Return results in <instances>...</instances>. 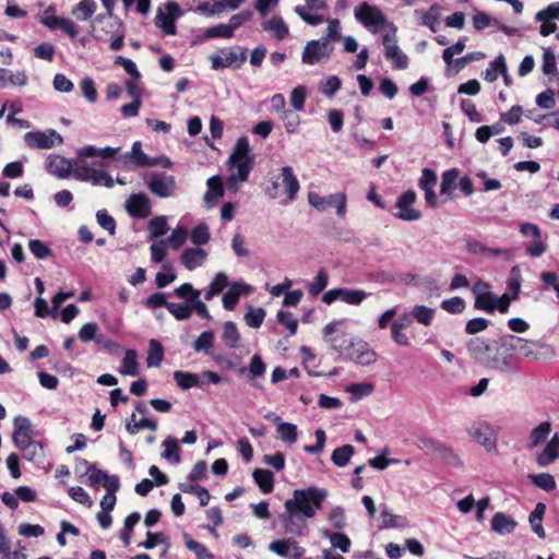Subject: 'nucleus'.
<instances>
[{"mask_svg": "<svg viewBox=\"0 0 559 559\" xmlns=\"http://www.w3.org/2000/svg\"><path fill=\"white\" fill-rule=\"evenodd\" d=\"M326 497L328 490L325 488L311 486L294 490L293 498L284 503L285 512L282 520L285 531L301 536L307 527L305 520L313 518L317 510L322 509Z\"/></svg>", "mask_w": 559, "mask_h": 559, "instance_id": "nucleus-1", "label": "nucleus"}, {"mask_svg": "<svg viewBox=\"0 0 559 559\" xmlns=\"http://www.w3.org/2000/svg\"><path fill=\"white\" fill-rule=\"evenodd\" d=\"M46 168L49 174L66 179L72 176L75 180L87 181L93 186L114 187L112 177L105 170L103 162L82 160L79 158V151L73 159L60 155H51L46 160Z\"/></svg>", "mask_w": 559, "mask_h": 559, "instance_id": "nucleus-2", "label": "nucleus"}, {"mask_svg": "<svg viewBox=\"0 0 559 559\" xmlns=\"http://www.w3.org/2000/svg\"><path fill=\"white\" fill-rule=\"evenodd\" d=\"M251 147L249 140L241 136L237 140L235 147L227 160L228 178L226 186L228 190L237 192L239 182L248 180L249 174L254 165V157L250 154Z\"/></svg>", "mask_w": 559, "mask_h": 559, "instance_id": "nucleus-3", "label": "nucleus"}, {"mask_svg": "<svg viewBox=\"0 0 559 559\" xmlns=\"http://www.w3.org/2000/svg\"><path fill=\"white\" fill-rule=\"evenodd\" d=\"M354 15L359 23L373 34H377L383 27L390 28L391 25L388 23L383 12L368 2H362L357 5L354 10Z\"/></svg>", "mask_w": 559, "mask_h": 559, "instance_id": "nucleus-4", "label": "nucleus"}, {"mask_svg": "<svg viewBox=\"0 0 559 559\" xmlns=\"http://www.w3.org/2000/svg\"><path fill=\"white\" fill-rule=\"evenodd\" d=\"M145 182L150 192L160 199L174 197L178 188L176 178L165 173H151Z\"/></svg>", "mask_w": 559, "mask_h": 559, "instance_id": "nucleus-5", "label": "nucleus"}, {"mask_svg": "<svg viewBox=\"0 0 559 559\" xmlns=\"http://www.w3.org/2000/svg\"><path fill=\"white\" fill-rule=\"evenodd\" d=\"M384 56L397 69H406L408 66L407 56L397 46L396 27L390 25V29L382 36Z\"/></svg>", "mask_w": 559, "mask_h": 559, "instance_id": "nucleus-6", "label": "nucleus"}, {"mask_svg": "<svg viewBox=\"0 0 559 559\" xmlns=\"http://www.w3.org/2000/svg\"><path fill=\"white\" fill-rule=\"evenodd\" d=\"M25 144L31 148L50 150L63 143L62 136L53 129L31 131L24 135Z\"/></svg>", "mask_w": 559, "mask_h": 559, "instance_id": "nucleus-7", "label": "nucleus"}, {"mask_svg": "<svg viewBox=\"0 0 559 559\" xmlns=\"http://www.w3.org/2000/svg\"><path fill=\"white\" fill-rule=\"evenodd\" d=\"M346 195L343 192L330 194L328 197H321L317 192H308V202L316 210L323 212L329 206L336 207V215L343 217L346 213Z\"/></svg>", "mask_w": 559, "mask_h": 559, "instance_id": "nucleus-8", "label": "nucleus"}, {"mask_svg": "<svg viewBox=\"0 0 559 559\" xmlns=\"http://www.w3.org/2000/svg\"><path fill=\"white\" fill-rule=\"evenodd\" d=\"M165 11L163 9H158L155 16V24L157 27L163 29L165 34L175 35L176 26L175 21L179 19L183 12L179 4L174 0L166 1Z\"/></svg>", "mask_w": 559, "mask_h": 559, "instance_id": "nucleus-9", "label": "nucleus"}, {"mask_svg": "<svg viewBox=\"0 0 559 559\" xmlns=\"http://www.w3.org/2000/svg\"><path fill=\"white\" fill-rule=\"evenodd\" d=\"M333 51V47L326 40L317 39L306 44L301 60L306 64H317L325 62Z\"/></svg>", "mask_w": 559, "mask_h": 559, "instance_id": "nucleus-10", "label": "nucleus"}, {"mask_svg": "<svg viewBox=\"0 0 559 559\" xmlns=\"http://www.w3.org/2000/svg\"><path fill=\"white\" fill-rule=\"evenodd\" d=\"M343 324L344 320H336L330 322L323 329L325 342L330 344L333 350L340 354H344L345 350L349 349L353 341V337H349L346 333H338V328Z\"/></svg>", "mask_w": 559, "mask_h": 559, "instance_id": "nucleus-11", "label": "nucleus"}, {"mask_svg": "<svg viewBox=\"0 0 559 559\" xmlns=\"http://www.w3.org/2000/svg\"><path fill=\"white\" fill-rule=\"evenodd\" d=\"M469 437L487 451H496L497 433L487 423H476L467 430Z\"/></svg>", "mask_w": 559, "mask_h": 559, "instance_id": "nucleus-12", "label": "nucleus"}, {"mask_svg": "<svg viewBox=\"0 0 559 559\" xmlns=\"http://www.w3.org/2000/svg\"><path fill=\"white\" fill-rule=\"evenodd\" d=\"M344 354L360 366H370L377 360V353L361 340L353 338L349 349L345 350Z\"/></svg>", "mask_w": 559, "mask_h": 559, "instance_id": "nucleus-13", "label": "nucleus"}, {"mask_svg": "<svg viewBox=\"0 0 559 559\" xmlns=\"http://www.w3.org/2000/svg\"><path fill=\"white\" fill-rule=\"evenodd\" d=\"M416 198L417 195L414 190L405 191L396 201L399 211L395 216L407 222L419 219L421 217L420 212L412 206Z\"/></svg>", "mask_w": 559, "mask_h": 559, "instance_id": "nucleus-14", "label": "nucleus"}, {"mask_svg": "<svg viewBox=\"0 0 559 559\" xmlns=\"http://www.w3.org/2000/svg\"><path fill=\"white\" fill-rule=\"evenodd\" d=\"M269 549L281 557H288L289 559H300L305 554V548L299 546L297 542L290 539L273 540Z\"/></svg>", "mask_w": 559, "mask_h": 559, "instance_id": "nucleus-15", "label": "nucleus"}, {"mask_svg": "<svg viewBox=\"0 0 559 559\" xmlns=\"http://www.w3.org/2000/svg\"><path fill=\"white\" fill-rule=\"evenodd\" d=\"M126 209L131 216L145 218L151 214V202L143 193L132 194L126 201Z\"/></svg>", "mask_w": 559, "mask_h": 559, "instance_id": "nucleus-16", "label": "nucleus"}, {"mask_svg": "<svg viewBox=\"0 0 559 559\" xmlns=\"http://www.w3.org/2000/svg\"><path fill=\"white\" fill-rule=\"evenodd\" d=\"M14 431H13V442L19 448L25 443L32 441V425L27 417L16 416L13 420Z\"/></svg>", "mask_w": 559, "mask_h": 559, "instance_id": "nucleus-17", "label": "nucleus"}, {"mask_svg": "<svg viewBox=\"0 0 559 559\" xmlns=\"http://www.w3.org/2000/svg\"><path fill=\"white\" fill-rule=\"evenodd\" d=\"M79 464L86 468L88 475V484L91 486L103 485L105 489L108 488V484L114 479H119L116 475H108L106 472L97 468L94 464H90L86 460H80Z\"/></svg>", "mask_w": 559, "mask_h": 559, "instance_id": "nucleus-18", "label": "nucleus"}, {"mask_svg": "<svg viewBox=\"0 0 559 559\" xmlns=\"http://www.w3.org/2000/svg\"><path fill=\"white\" fill-rule=\"evenodd\" d=\"M206 258L207 252L204 249L193 247L183 250L180 257V261L187 270L193 271L203 265V263L206 261Z\"/></svg>", "mask_w": 559, "mask_h": 559, "instance_id": "nucleus-19", "label": "nucleus"}, {"mask_svg": "<svg viewBox=\"0 0 559 559\" xmlns=\"http://www.w3.org/2000/svg\"><path fill=\"white\" fill-rule=\"evenodd\" d=\"M559 457V435L555 433L545 448L537 454L536 462L546 467Z\"/></svg>", "mask_w": 559, "mask_h": 559, "instance_id": "nucleus-20", "label": "nucleus"}, {"mask_svg": "<svg viewBox=\"0 0 559 559\" xmlns=\"http://www.w3.org/2000/svg\"><path fill=\"white\" fill-rule=\"evenodd\" d=\"M282 185L284 187V193L287 195L289 201H294L300 189L299 181L294 174L290 166H284L281 168Z\"/></svg>", "mask_w": 559, "mask_h": 559, "instance_id": "nucleus-21", "label": "nucleus"}, {"mask_svg": "<svg viewBox=\"0 0 559 559\" xmlns=\"http://www.w3.org/2000/svg\"><path fill=\"white\" fill-rule=\"evenodd\" d=\"M467 349L472 357L481 365L487 361V358L492 353L491 346L479 337L471 340L467 343Z\"/></svg>", "mask_w": 559, "mask_h": 559, "instance_id": "nucleus-22", "label": "nucleus"}, {"mask_svg": "<svg viewBox=\"0 0 559 559\" xmlns=\"http://www.w3.org/2000/svg\"><path fill=\"white\" fill-rule=\"evenodd\" d=\"M518 526V522L510 515L497 512L491 520V531L500 535L511 534Z\"/></svg>", "mask_w": 559, "mask_h": 559, "instance_id": "nucleus-23", "label": "nucleus"}, {"mask_svg": "<svg viewBox=\"0 0 559 559\" xmlns=\"http://www.w3.org/2000/svg\"><path fill=\"white\" fill-rule=\"evenodd\" d=\"M119 151L120 147L107 146L103 148H97L94 145H86L79 150V158H81L82 160H86L87 158L91 157H99L103 159L114 158Z\"/></svg>", "mask_w": 559, "mask_h": 559, "instance_id": "nucleus-24", "label": "nucleus"}, {"mask_svg": "<svg viewBox=\"0 0 559 559\" xmlns=\"http://www.w3.org/2000/svg\"><path fill=\"white\" fill-rule=\"evenodd\" d=\"M251 287L240 283H234L230 288L224 294L222 302L225 309L234 310L241 294H248Z\"/></svg>", "mask_w": 559, "mask_h": 559, "instance_id": "nucleus-25", "label": "nucleus"}, {"mask_svg": "<svg viewBox=\"0 0 559 559\" xmlns=\"http://www.w3.org/2000/svg\"><path fill=\"white\" fill-rule=\"evenodd\" d=\"M27 80L28 78L25 71L14 73L9 69L0 68V88H5L8 85L25 86Z\"/></svg>", "mask_w": 559, "mask_h": 559, "instance_id": "nucleus-26", "label": "nucleus"}, {"mask_svg": "<svg viewBox=\"0 0 559 559\" xmlns=\"http://www.w3.org/2000/svg\"><path fill=\"white\" fill-rule=\"evenodd\" d=\"M261 26L263 31L271 33L278 40H283L288 35V26L280 15L264 21Z\"/></svg>", "mask_w": 559, "mask_h": 559, "instance_id": "nucleus-27", "label": "nucleus"}, {"mask_svg": "<svg viewBox=\"0 0 559 559\" xmlns=\"http://www.w3.org/2000/svg\"><path fill=\"white\" fill-rule=\"evenodd\" d=\"M206 185L207 191L204 194V202L209 207H211L224 195V189L218 176L209 178Z\"/></svg>", "mask_w": 559, "mask_h": 559, "instance_id": "nucleus-28", "label": "nucleus"}, {"mask_svg": "<svg viewBox=\"0 0 559 559\" xmlns=\"http://www.w3.org/2000/svg\"><path fill=\"white\" fill-rule=\"evenodd\" d=\"M124 158H130L138 167L148 168L154 167L153 157L147 156L142 151V143L135 141L132 145L131 152L123 155Z\"/></svg>", "mask_w": 559, "mask_h": 559, "instance_id": "nucleus-29", "label": "nucleus"}, {"mask_svg": "<svg viewBox=\"0 0 559 559\" xmlns=\"http://www.w3.org/2000/svg\"><path fill=\"white\" fill-rule=\"evenodd\" d=\"M274 423L277 425V433L283 442L294 444L297 441L298 431L296 425L282 421L280 416H274Z\"/></svg>", "mask_w": 559, "mask_h": 559, "instance_id": "nucleus-30", "label": "nucleus"}, {"mask_svg": "<svg viewBox=\"0 0 559 559\" xmlns=\"http://www.w3.org/2000/svg\"><path fill=\"white\" fill-rule=\"evenodd\" d=\"M188 10L200 13L206 16H213L222 13V5L206 0H190L188 2Z\"/></svg>", "mask_w": 559, "mask_h": 559, "instance_id": "nucleus-31", "label": "nucleus"}, {"mask_svg": "<svg viewBox=\"0 0 559 559\" xmlns=\"http://www.w3.org/2000/svg\"><path fill=\"white\" fill-rule=\"evenodd\" d=\"M551 431V424L549 421H543L538 426L532 429L528 441L527 449H534L538 447L542 442H544Z\"/></svg>", "mask_w": 559, "mask_h": 559, "instance_id": "nucleus-32", "label": "nucleus"}, {"mask_svg": "<svg viewBox=\"0 0 559 559\" xmlns=\"http://www.w3.org/2000/svg\"><path fill=\"white\" fill-rule=\"evenodd\" d=\"M508 338L511 341L509 344V347L525 356V357H534L536 355L535 353V346L536 344L532 341H527L521 337H516L514 335H509Z\"/></svg>", "mask_w": 559, "mask_h": 559, "instance_id": "nucleus-33", "label": "nucleus"}, {"mask_svg": "<svg viewBox=\"0 0 559 559\" xmlns=\"http://www.w3.org/2000/svg\"><path fill=\"white\" fill-rule=\"evenodd\" d=\"M119 372L126 376L135 377L139 373L138 355L134 349H127L119 367Z\"/></svg>", "mask_w": 559, "mask_h": 559, "instance_id": "nucleus-34", "label": "nucleus"}, {"mask_svg": "<svg viewBox=\"0 0 559 559\" xmlns=\"http://www.w3.org/2000/svg\"><path fill=\"white\" fill-rule=\"evenodd\" d=\"M506 72V59L502 55H500L489 63L488 68L483 74V78L488 82H495L499 75H504Z\"/></svg>", "mask_w": 559, "mask_h": 559, "instance_id": "nucleus-35", "label": "nucleus"}, {"mask_svg": "<svg viewBox=\"0 0 559 559\" xmlns=\"http://www.w3.org/2000/svg\"><path fill=\"white\" fill-rule=\"evenodd\" d=\"M545 512L546 506L542 502H538L528 518L532 530L539 538H545L546 536L545 530L543 527V518Z\"/></svg>", "mask_w": 559, "mask_h": 559, "instance_id": "nucleus-36", "label": "nucleus"}, {"mask_svg": "<svg viewBox=\"0 0 559 559\" xmlns=\"http://www.w3.org/2000/svg\"><path fill=\"white\" fill-rule=\"evenodd\" d=\"M252 476H253L255 484L259 486V488L264 493H270L273 490L274 477H273V473L271 471L255 468L253 471Z\"/></svg>", "mask_w": 559, "mask_h": 559, "instance_id": "nucleus-37", "label": "nucleus"}, {"mask_svg": "<svg viewBox=\"0 0 559 559\" xmlns=\"http://www.w3.org/2000/svg\"><path fill=\"white\" fill-rule=\"evenodd\" d=\"M416 14L420 15L419 24L429 27L431 32L437 31L436 25L441 16V8L439 5H431L426 12L416 11Z\"/></svg>", "mask_w": 559, "mask_h": 559, "instance_id": "nucleus-38", "label": "nucleus"}, {"mask_svg": "<svg viewBox=\"0 0 559 559\" xmlns=\"http://www.w3.org/2000/svg\"><path fill=\"white\" fill-rule=\"evenodd\" d=\"M186 547L192 551L195 559H214L213 554L201 543L194 540L189 534H183Z\"/></svg>", "mask_w": 559, "mask_h": 559, "instance_id": "nucleus-39", "label": "nucleus"}, {"mask_svg": "<svg viewBox=\"0 0 559 559\" xmlns=\"http://www.w3.org/2000/svg\"><path fill=\"white\" fill-rule=\"evenodd\" d=\"M163 447L164 451L162 453V456L174 464H178L180 462V448L178 444V440L169 436L164 440Z\"/></svg>", "mask_w": 559, "mask_h": 559, "instance_id": "nucleus-40", "label": "nucleus"}, {"mask_svg": "<svg viewBox=\"0 0 559 559\" xmlns=\"http://www.w3.org/2000/svg\"><path fill=\"white\" fill-rule=\"evenodd\" d=\"M354 452L355 449L352 444L342 445L332 452L331 461L334 463V465L344 467L349 463Z\"/></svg>", "mask_w": 559, "mask_h": 559, "instance_id": "nucleus-41", "label": "nucleus"}, {"mask_svg": "<svg viewBox=\"0 0 559 559\" xmlns=\"http://www.w3.org/2000/svg\"><path fill=\"white\" fill-rule=\"evenodd\" d=\"M228 285V278L227 275L223 272H219L215 275L213 281L211 282L209 288L206 289L204 294L205 300H211L218 294H221L225 287Z\"/></svg>", "mask_w": 559, "mask_h": 559, "instance_id": "nucleus-42", "label": "nucleus"}, {"mask_svg": "<svg viewBox=\"0 0 559 559\" xmlns=\"http://www.w3.org/2000/svg\"><path fill=\"white\" fill-rule=\"evenodd\" d=\"M174 379L177 382V385L182 390H189L201 385L199 376L192 372L175 371Z\"/></svg>", "mask_w": 559, "mask_h": 559, "instance_id": "nucleus-43", "label": "nucleus"}, {"mask_svg": "<svg viewBox=\"0 0 559 559\" xmlns=\"http://www.w3.org/2000/svg\"><path fill=\"white\" fill-rule=\"evenodd\" d=\"M484 365L491 369L499 370L501 372H512L515 369L509 357H500L498 353H496L495 355H492L491 353Z\"/></svg>", "mask_w": 559, "mask_h": 559, "instance_id": "nucleus-44", "label": "nucleus"}, {"mask_svg": "<svg viewBox=\"0 0 559 559\" xmlns=\"http://www.w3.org/2000/svg\"><path fill=\"white\" fill-rule=\"evenodd\" d=\"M19 449L22 451L23 457L27 461L39 462L44 457L43 447L39 442L32 440L19 447Z\"/></svg>", "mask_w": 559, "mask_h": 559, "instance_id": "nucleus-45", "label": "nucleus"}, {"mask_svg": "<svg viewBox=\"0 0 559 559\" xmlns=\"http://www.w3.org/2000/svg\"><path fill=\"white\" fill-rule=\"evenodd\" d=\"M222 340L228 348H237L240 340V334L236 324L231 321H227L224 325Z\"/></svg>", "mask_w": 559, "mask_h": 559, "instance_id": "nucleus-46", "label": "nucleus"}, {"mask_svg": "<svg viewBox=\"0 0 559 559\" xmlns=\"http://www.w3.org/2000/svg\"><path fill=\"white\" fill-rule=\"evenodd\" d=\"M120 488L119 479H114L108 484L106 495L100 500V508L103 511H111L116 504V492Z\"/></svg>", "mask_w": 559, "mask_h": 559, "instance_id": "nucleus-47", "label": "nucleus"}, {"mask_svg": "<svg viewBox=\"0 0 559 559\" xmlns=\"http://www.w3.org/2000/svg\"><path fill=\"white\" fill-rule=\"evenodd\" d=\"M331 526L335 530H344L347 525L345 509L341 506L333 507L326 514Z\"/></svg>", "mask_w": 559, "mask_h": 559, "instance_id": "nucleus-48", "label": "nucleus"}, {"mask_svg": "<svg viewBox=\"0 0 559 559\" xmlns=\"http://www.w3.org/2000/svg\"><path fill=\"white\" fill-rule=\"evenodd\" d=\"M435 312L436 310L432 308L424 305H417L413 308L409 314L412 319L414 318L418 323L428 326L433 320Z\"/></svg>", "mask_w": 559, "mask_h": 559, "instance_id": "nucleus-49", "label": "nucleus"}, {"mask_svg": "<svg viewBox=\"0 0 559 559\" xmlns=\"http://www.w3.org/2000/svg\"><path fill=\"white\" fill-rule=\"evenodd\" d=\"M126 429L131 435H136L141 429L155 431L157 429V423L148 418H141L135 421V415L133 414L131 420L127 423Z\"/></svg>", "mask_w": 559, "mask_h": 559, "instance_id": "nucleus-50", "label": "nucleus"}, {"mask_svg": "<svg viewBox=\"0 0 559 559\" xmlns=\"http://www.w3.org/2000/svg\"><path fill=\"white\" fill-rule=\"evenodd\" d=\"M164 358V349L160 343L156 340L150 341L148 354L146 358L147 367H157Z\"/></svg>", "mask_w": 559, "mask_h": 559, "instance_id": "nucleus-51", "label": "nucleus"}, {"mask_svg": "<svg viewBox=\"0 0 559 559\" xmlns=\"http://www.w3.org/2000/svg\"><path fill=\"white\" fill-rule=\"evenodd\" d=\"M210 229L205 223H200L190 233V240L197 247L206 245L210 241Z\"/></svg>", "mask_w": 559, "mask_h": 559, "instance_id": "nucleus-52", "label": "nucleus"}, {"mask_svg": "<svg viewBox=\"0 0 559 559\" xmlns=\"http://www.w3.org/2000/svg\"><path fill=\"white\" fill-rule=\"evenodd\" d=\"M96 2L94 0H81L73 9L72 13L81 21H86L96 11Z\"/></svg>", "mask_w": 559, "mask_h": 559, "instance_id": "nucleus-53", "label": "nucleus"}, {"mask_svg": "<svg viewBox=\"0 0 559 559\" xmlns=\"http://www.w3.org/2000/svg\"><path fill=\"white\" fill-rule=\"evenodd\" d=\"M542 71L546 75H554L559 82V73L557 72L556 67V56L549 48L544 49Z\"/></svg>", "mask_w": 559, "mask_h": 559, "instance_id": "nucleus-54", "label": "nucleus"}, {"mask_svg": "<svg viewBox=\"0 0 559 559\" xmlns=\"http://www.w3.org/2000/svg\"><path fill=\"white\" fill-rule=\"evenodd\" d=\"M221 53L223 56L224 64L226 68H240L247 58L243 51L238 53L234 49L221 50Z\"/></svg>", "mask_w": 559, "mask_h": 559, "instance_id": "nucleus-55", "label": "nucleus"}, {"mask_svg": "<svg viewBox=\"0 0 559 559\" xmlns=\"http://www.w3.org/2000/svg\"><path fill=\"white\" fill-rule=\"evenodd\" d=\"M521 270L520 266L514 265L510 271V277L508 281V289L510 290V298L515 300L521 292Z\"/></svg>", "mask_w": 559, "mask_h": 559, "instance_id": "nucleus-56", "label": "nucleus"}, {"mask_svg": "<svg viewBox=\"0 0 559 559\" xmlns=\"http://www.w3.org/2000/svg\"><path fill=\"white\" fill-rule=\"evenodd\" d=\"M174 293L178 298L188 301V305H192V302L197 301L201 295V292L195 289L190 283L180 285L174 290Z\"/></svg>", "mask_w": 559, "mask_h": 559, "instance_id": "nucleus-57", "label": "nucleus"}, {"mask_svg": "<svg viewBox=\"0 0 559 559\" xmlns=\"http://www.w3.org/2000/svg\"><path fill=\"white\" fill-rule=\"evenodd\" d=\"M528 478L536 487L543 490L551 491L556 488V480L554 476L548 473L530 475Z\"/></svg>", "mask_w": 559, "mask_h": 559, "instance_id": "nucleus-58", "label": "nucleus"}, {"mask_svg": "<svg viewBox=\"0 0 559 559\" xmlns=\"http://www.w3.org/2000/svg\"><path fill=\"white\" fill-rule=\"evenodd\" d=\"M368 294L362 289L342 288L341 300L348 305L359 306Z\"/></svg>", "mask_w": 559, "mask_h": 559, "instance_id": "nucleus-59", "label": "nucleus"}, {"mask_svg": "<svg viewBox=\"0 0 559 559\" xmlns=\"http://www.w3.org/2000/svg\"><path fill=\"white\" fill-rule=\"evenodd\" d=\"M188 235L189 233L186 227L177 226L166 241V245L168 243L174 250H178L186 243Z\"/></svg>", "mask_w": 559, "mask_h": 559, "instance_id": "nucleus-60", "label": "nucleus"}, {"mask_svg": "<svg viewBox=\"0 0 559 559\" xmlns=\"http://www.w3.org/2000/svg\"><path fill=\"white\" fill-rule=\"evenodd\" d=\"M329 283V276L325 270H320L317 276L308 286V293L311 296H318Z\"/></svg>", "mask_w": 559, "mask_h": 559, "instance_id": "nucleus-61", "label": "nucleus"}, {"mask_svg": "<svg viewBox=\"0 0 559 559\" xmlns=\"http://www.w3.org/2000/svg\"><path fill=\"white\" fill-rule=\"evenodd\" d=\"M214 344V333L212 331L202 332L193 344L195 352H204L210 354Z\"/></svg>", "mask_w": 559, "mask_h": 559, "instance_id": "nucleus-62", "label": "nucleus"}, {"mask_svg": "<svg viewBox=\"0 0 559 559\" xmlns=\"http://www.w3.org/2000/svg\"><path fill=\"white\" fill-rule=\"evenodd\" d=\"M324 535L330 539L334 548H338L342 552H348L350 547V539L343 533L324 532Z\"/></svg>", "mask_w": 559, "mask_h": 559, "instance_id": "nucleus-63", "label": "nucleus"}, {"mask_svg": "<svg viewBox=\"0 0 559 559\" xmlns=\"http://www.w3.org/2000/svg\"><path fill=\"white\" fill-rule=\"evenodd\" d=\"M168 230L167 219L165 216H156L148 223V231L152 238L164 236Z\"/></svg>", "mask_w": 559, "mask_h": 559, "instance_id": "nucleus-64", "label": "nucleus"}]
</instances>
